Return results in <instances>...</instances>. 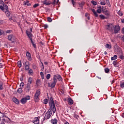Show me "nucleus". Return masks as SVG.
<instances>
[{
	"mask_svg": "<svg viewBox=\"0 0 124 124\" xmlns=\"http://www.w3.org/2000/svg\"><path fill=\"white\" fill-rule=\"evenodd\" d=\"M0 9H1V10H4V7L2 6H0Z\"/></svg>",
	"mask_w": 124,
	"mask_h": 124,
	"instance_id": "obj_48",
	"label": "nucleus"
},
{
	"mask_svg": "<svg viewBox=\"0 0 124 124\" xmlns=\"http://www.w3.org/2000/svg\"><path fill=\"white\" fill-rule=\"evenodd\" d=\"M88 14L87 13L85 14V16L86 17H87V16H88Z\"/></svg>",
	"mask_w": 124,
	"mask_h": 124,
	"instance_id": "obj_63",
	"label": "nucleus"
},
{
	"mask_svg": "<svg viewBox=\"0 0 124 124\" xmlns=\"http://www.w3.org/2000/svg\"><path fill=\"white\" fill-rule=\"evenodd\" d=\"M17 65L19 68L22 67V63L21 61H18L17 62Z\"/></svg>",
	"mask_w": 124,
	"mask_h": 124,
	"instance_id": "obj_23",
	"label": "nucleus"
},
{
	"mask_svg": "<svg viewBox=\"0 0 124 124\" xmlns=\"http://www.w3.org/2000/svg\"><path fill=\"white\" fill-rule=\"evenodd\" d=\"M28 70V73H30V74H32V69H29Z\"/></svg>",
	"mask_w": 124,
	"mask_h": 124,
	"instance_id": "obj_37",
	"label": "nucleus"
},
{
	"mask_svg": "<svg viewBox=\"0 0 124 124\" xmlns=\"http://www.w3.org/2000/svg\"><path fill=\"white\" fill-rule=\"evenodd\" d=\"M29 64V62H25V64Z\"/></svg>",
	"mask_w": 124,
	"mask_h": 124,
	"instance_id": "obj_60",
	"label": "nucleus"
},
{
	"mask_svg": "<svg viewBox=\"0 0 124 124\" xmlns=\"http://www.w3.org/2000/svg\"><path fill=\"white\" fill-rule=\"evenodd\" d=\"M40 65L42 70H43V69H44V65H43V63L42 62H41V63H40Z\"/></svg>",
	"mask_w": 124,
	"mask_h": 124,
	"instance_id": "obj_24",
	"label": "nucleus"
},
{
	"mask_svg": "<svg viewBox=\"0 0 124 124\" xmlns=\"http://www.w3.org/2000/svg\"><path fill=\"white\" fill-rule=\"evenodd\" d=\"M72 0V4H73V6H74V5H75V2H74V0Z\"/></svg>",
	"mask_w": 124,
	"mask_h": 124,
	"instance_id": "obj_50",
	"label": "nucleus"
},
{
	"mask_svg": "<svg viewBox=\"0 0 124 124\" xmlns=\"http://www.w3.org/2000/svg\"><path fill=\"white\" fill-rule=\"evenodd\" d=\"M30 96H27L24 98H22L20 100L21 103H22V104H25V103H26L28 100H30Z\"/></svg>",
	"mask_w": 124,
	"mask_h": 124,
	"instance_id": "obj_5",
	"label": "nucleus"
},
{
	"mask_svg": "<svg viewBox=\"0 0 124 124\" xmlns=\"http://www.w3.org/2000/svg\"><path fill=\"white\" fill-rule=\"evenodd\" d=\"M116 63H116L115 61H113V64H114V65H115V64H116Z\"/></svg>",
	"mask_w": 124,
	"mask_h": 124,
	"instance_id": "obj_55",
	"label": "nucleus"
},
{
	"mask_svg": "<svg viewBox=\"0 0 124 124\" xmlns=\"http://www.w3.org/2000/svg\"><path fill=\"white\" fill-rule=\"evenodd\" d=\"M57 79L55 78H53V81L51 83H48V87H51V88H54L55 86H56V84L57 83Z\"/></svg>",
	"mask_w": 124,
	"mask_h": 124,
	"instance_id": "obj_3",
	"label": "nucleus"
},
{
	"mask_svg": "<svg viewBox=\"0 0 124 124\" xmlns=\"http://www.w3.org/2000/svg\"><path fill=\"white\" fill-rule=\"evenodd\" d=\"M51 123L52 124H58V120L56 118H54V119H52L51 120Z\"/></svg>",
	"mask_w": 124,
	"mask_h": 124,
	"instance_id": "obj_14",
	"label": "nucleus"
},
{
	"mask_svg": "<svg viewBox=\"0 0 124 124\" xmlns=\"http://www.w3.org/2000/svg\"><path fill=\"white\" fill-rule=\"evenodd\" d=\"M53 78H55V79H56V80L57 79H58L59 81H62V77H61V76L59 75H54Z\"/></svg>",
	"mask_w": 124,
	"mask_h": 124,
	"instance_id": "obj_11",
	"label": "nucleus"
},
{
	"mask_svg": "<svg viewBox=\"0 0 124 124\" xmlns=\"http://www.w3.org/2000/svg\"><path fill=\"white\" fill-rule=\"evenodd\" d=\"M4 122H5V119H2L1 121V123L0 124H5L4 123Z\"/></svg>",
	"mask_w": 124,
	"mask_h": 124,
	"instance_id": "obj_40",
	"label": "nucleus"
},
{
	"mask_svg": "<svg viewBox=\"0 0 124 124\" xmlns=\"http://www.w3.org/2000/svg\"><path fill=\"white\" fill-rule=\"evenodd\" d=\"M32 46H33V47H34V48H35V47H36V46L35 44H32Z\"/></svg>",
	"mask_w": 124,
	"mask_h": 124,
	"instance_id": "obj_54",
	"label": "nucleus"
},
{
	"mask_svg": "<svg viewBox=\"0 0 124 124\" xmlns=\"http://www.w3.org/2000/svg\"><path fill=\"white\" fill-rule=\"evenodd\" d=\"M26 89L27 90V92H30V91H31V84L27 83Z\"/></svg>",
	"mask_w": 124,
	"mask_h": 124,
	"instance_id": "obj_17",
	"label": "nucleus"
},
{
	"mask_svg": "<svg viewBox=\"0 0 124 124\" xmlns=\"http://www.w3.org/2000/svg\"><path fill=\"white\" fill-rule=\"evenodd\" d=\"M92 3L93 4V5H96L97 4V3L94 1H91Z\"/></svg>",
	"mask_w": 124,
	"mask_h": 124,
	"instance_id": "obj_34",
	"label": "nucleus"
},
{
	"mask_svg": "<svg viewBox=\"0 0 124 124\" xmlns=\"http://www.w3.org/2000/svg\"><path fill=\"white\" fill-rule=\"evenodd\" d=\"M25 4L26 5H28V6H30V5H31V4H30V3L28 4V3H25Z\"/></svg>",
	"mask_w": 124,
	"mask_h": 124,
	"instance_id": "obj_51",
	"label": "nucleus"
},
{
	"mask_svg": "<svg viewBox=\"0 0 124 124\" xmlns=\"http://www.w3.org/2000/svg\"><path fill=\"white\" fill-rule=\"evenodd\" d=\"M100 4H101V5H105L106 3L105 2V1H100Z\"/></svg>",
	"mask_w": 124,
	"mask_h": 124,
	"instance_id": "obj_26",
	"label": "nucleus"
},
{
	"mask_svg": "<svg viewBox=\"0 0 124 124\" xmlns=\"http://www.w3.org/2000/svg\"><path fill=\"white\" fill-rule=\"evenodd\" d=\"M24 86H25V84H24L23 82H21L20 84V87L21 88V89H23V88H24Z\"/></svg>",
	"mask_w": 124,
	"mask_h": 124,
	"instance_id": "obj_29",
	"label": "nucleus"
},
{
	"mask_svg": "<svg viewBox=\"0 0 124 124\" xmlns=\"http://www.w3.org/2000/svg\"><path fill=\"white\" fill-rule=\"evenodd\" d=\"M39 6V4H35L33 5V7H34V8H35V7H37V6Z\"/></svg>",
	"mask_w": 124,
	"mask_h": 124,
	"instance_id": "obj_46",
	"label": "nucleus"
},
{
	"mask_svg": "<svg viewBox=\"0 0 124 124\" xmlns=\"http://www.w3.org/2000/svg\"><path fill=\"white\" fill-rule=\"evenodd\" d=\"M45 29H47V28H48V26L47 25H45Z\"/></svg>",
	"mask_w": 124,
	"mask_h": 124,
	"instance_id": "obj_52",
	"label": "nucleus"
},
{
	"mask_svg": "<svg viewBox=\"0 0 124 124\" xmlns=\"http://www.w3.org/2000/svg\"><path fill=\"white\" fill-rule=\"evenodd\" d=\"M40 76H41V78L42 79H44V74L43 73V72H41L40 73Z\"/></svg>",
	"mask_w": 124,
	"mask_h": 124,
	"instance_id": "obj_25",
	"label": "nucleus"
},
{
	"mask_svg": "<svg viewBox=\"0 0 124 124\" xmlns=\"http://www.w3.org/2000/svg\"><path fill=\"white\" fill-rule=\"evenodd\" d=\"M3 33V31L0 30V36Z\"/></svg>",
	"mask_w": 124,
	"mask_h": 124,
	"instance_id": "obj_49",
	"label": "nucleus"
},
{
	"mask_svg": "<svg viewBox=\"0 0 124 124\" xmlns=\"http://www.w3.org/2000/svg\"><path fill=\"white\" fill-rule=\"evenodd\" d=\"M46 78L47 80H49V78H51V75L50 74H48L46 76Z\"/></svg>",
	"mask_w": 124,
	"mask_h": 124,
	"instance_id": "obj_27",
	"label": "nucleus"
},
{
	"mask_svg": "<svg viewBox=\"0 0 124 124\" xmlns=\"http://www.w3.org/2000/svg\"><path fill=\"white\" fill-rule=\"evenodd\" d=\"M43 4H45V5H50V4H52V2H50V1H48V0H45L42 1Z\"/></svg>",
	"mask_w": 124,
	"mask_h": 124,
	"instance_id": "obj_10",
	"label": "nucleus"
},
{
	"mask_svg": "<svg viewBox=\"0 0 124 124\" xmlns=\"http://www.w3.org/2000/svg\"><path fill=\"white\" fill-rule=\"evenodd\" d=\"M5 14H6L7 17H9V16H10V15L9 14V12L7 11H6L5 12Z\"/></svg>",
	"mask_w": 124,
	"mask_h": 124,
	"instance_id": "obj_33",
	"label": "nucleus"
},
{
	"mask_svg": "<svg viewBox=\"0 0 124 124\" xmlns=\"http://www.w3.org/2000/svg\"><path fill=\"white\" fill-rule=\"evenodd\" d=\"M105 71L106 73H109V69L108 68H105Z\"/></svg>",
	"mask_w": 124,
	"mask_h": 124,
	"instance_id": "obj_35",
	"label": "nucleus"
},
{
	"mask_svg": "<svg viewBox=\"0 0 124 124\" xmlns=\"http://www.w3.org/2000/svg\"><path fill=\"white\" fill-rule=\"evenodd\" d=\"M22 88H19L18 90H17V93H23V89H22Z\"/></svg>",
	"mask_w": 124,
	"mask_h": 124,
	"instance_id": "obj_22",
	"label": "nucleus"
},
{
	"mask_svg": "<svg viewBox=\"0 0 124 124\" xmlns=\"http://www.w3.org/2000/svg\"><path fill=\"white\" fill-rule=\"evenodd\" d=\"M106 48H108V49H111L112 48V46L111 45H109V44H107L105 45Z\"/></svg>",
	"mask_w": 124,
	"mask_h": 124,
	"instance_id": "obj_19",
	"label": "nucleus"
},
{
	"mask_svg": "<svg viewBox=\"0 0 124 124\" xmlns=\"http://www.w3.org/2000/svg\"><path fill=\"white\" fill-rule=\"evenodd\" d=\"M121 30V28L119 25H116L114 27V32L115 33H118L119 31Z\"/></svg>",
	"mask_w": 124,
	"mask_h": 124,
	"instance_id": "obj_9",
	"label": "nucleus"
},
{
	"mask_svg": "<svg viewBox=\"0 0 124 124\" xmlns=\"http://www.w3.org/2000/svg\"><path fill=\"white\" fill-rule=\"evenodd\" d=\"M106 0L107 2V4H108V6L109 7H111V5L110 4V2H109V0Z\"/></svg>",
	"mask_w": 124,
	"mask_h": 124,
	"instance_id": "obj_36",
	"label": "nucleus"
},
{
	"mask_svg": "<svg viewBox=\"0 0 124 124\" xmlns=\"http://www.w3.org/2000/svg\"><path fill=\"white\" fill-rule=\"evenodd\" d=\"M25 70H29L30 69V66L28 65L25 66Z\"/></svg>",
	"mask_w": 124,
	"mask_h": 124,
	"instance_id": "obj_28",
	"label": "nucleus"
},
{
	"mask_svg": "<svg viewBox=\"0 0 124 124\" xmlns=\"http://www.w3.org/2000/svg\"><path fill=\"white\" fill-rule=\"evenodd\" d=\"M51 116H52V110H48L45 116V119L46 120H48V119H50L51 118Z\"/></svg>",
	"mask_w": 124,
	"mask_h": 124,
	"instance_id": "obj_4",
	"label": "nucleus"
},
{
	"mask_svg": "<svg viewBox=\"0 0 124 124\" xmlns=\"http://www.w3.org/2000/svg\"><path fill=\"white\" fill-rule=\"evenodd\" d=\"M2 65H3L2 64L0 63V68H2Z\"/></svg>",
	"mask_w": 124,
	"mask_h": 124,
	"instance_id": "obj_53",
	"label": "nucleus"
},
{
	"mask_svg": "<svg viewBox=\"0 0 124 124\" xmlns=\"http://www.w3.org/2000/svg\"><path fill=\"white\" fill-rule=\"evenodd\" d=\"M105 55H107V52L106 51H105V53H104Z\"/></svg>",
	"mask_w": 124,
	"mask_h": 124,
	"instance_id": "obj_62",
	"label": "nucleus"
},
{
	"mask_svg": "<svg viewBox=\"0 0 124 124\" xmlns=\"http://www.w3.org/2000/svg\"><path fill=\"white\" fill-rule=\"evenodd\" d=\"M68 103L70 105H72V104H73V100H72V99H71V98H69L68 99Z\"/></svg>",
	"mask_w": 124,
	"mask_h": 124,
	"instance_id": "obj_15",
	"label": "nucleus"
},
{
	"mask_svg": "<svg viewBox=\"0 0 124 124\" xmlns=\"http://www.w3.org/2000/svg\"><path fill=\"white\" fill-rule=\"evenodd\" d=\"M65 124H69V123L68 122H66L65 123Z\"/></svg>",
	"mask_w": 124,
	"mask_h": 124,
	"instance_id": "obj_61",
	"label": "nucleus"
},
{
	"mask_svg": "<svg viewBox=\"0 0 124 124\" xmlns=\"http://www.w3.org/2000/svg\"><path fill=\"white\" fill-rule=\"evenodd\" d=\"M92 12H93V14L95 16V17H98V15L97 14V13L95 11V10L92 9Z\"/></svg>",
	"mask_w": 124,
	"mask_h": 124,
	"instance_id": "obj_18",
	"label": "nucleus"
},
{
	"mask_svg": "<svg viewBox=\"0 0 124 124\" xmlns=\"http://www.w3.org/2000/svg\"><path fill=\"white\" fill-rule=\"evenodd\" d=\"M12 31L11 30H8L6 31V33H11Z\"/></svg>",
	"mask_w": 124,
	"mask_h": 124,
	"instance_id": "obj_47",
	"label": "nucleus"
},
{
	"mask_svg": "<svg viewBox=\"0 0 124 124\" xmlns=\"http://www.w3.org/2000/svg\"><path fill=\"white\" fill-rule=\"evenodd\" d=\"M106 29L110 31H113L114 29V25L112 24H108L106 26Z\"/></svg>",
	"mask_w": 124,
	"mask_h": 124,
	"instance_id": "obj_2",
	"label": "nucleus"
},
{
	"mask_svg": "<svg viewBox=\"0 0 124 124\" xmlns=\"http://www.w3.org/2000/svg\"><path fill=\"white\" fill-rule=\"evenodd\" d=\"M3 89V87H2V84L0 83V90H1Z\"/></svg>",
	"mask_w": 124,
	"mask_h": 124,
	"instance_id": "obj_45",
	"label": "nucleus"
},
{
	"mask_svg": "<svg viewBox=\"0 0 124 124\" xmlns=\"http://www.w3.org/2000/svg\"><path fill=\"white\" fill-rule=\"evenodd\" d=\"M122 32L124 33V28L122 29Z\"/></svg>",
	"mask_w": 124,
	"mask_h": 124,
	"instance_id": "obj_57",
	"label": "nucleus"
},
{
	"mask_svg": "<svg viewBox=\"0 0 124 124\" xmlns=\"http://www.w3.org/2000/svg\"><path fill=\"white\" fill-rule=\"evenodd\" d=\"M99 17H100V18L101 19H104L106 18L105 16H103V15H100L99 16Z\"/></svg>",
	"mask_w": 124,
	"mask_h": 124,
	"instance_id": "obj_30",
	"label": "nucleus"
},
{
	"mask_svg": "<svg viewBox=\"0 0 124 124\" xmlns=\"http://www.w3.org/2000/svg\"><path fill=\"white\" fill-rule=\"evenodd\" d=\"M118 14L119 15V16H123V14L121 13V11H118Z\"/></svg>",
	"mask_w": 124,
	"mask_h": 124,
	"instance_id": "obj_43",
	"label": "nucleus"
},
{
	"mask_svg": "<svg viewBox=\"0 0 124 124\" xmlns=\"http://www.w3.org/2000/svg\"><path fill=\"white\" fill-rule=\"evenodd\" d=\"M101 9H98V10H97V13H99V14H100V13H101Z\"/></svg>",
	"mask_w": 124,
	"mask_h": 124,
	"instance_id": "obj_39",
	"label": "nucleus"
},
{
	"mask_svg": "<svg viewBox=\"0 0 124 124\" xmlns=\"http://www.w3.org/2000/svg\"><path fill=\"white\" fill-rule=\"evenodd\" d=\"M40 94V90H37L34 95V99H35V100H37V99L39 98V96Z\"/></svg>",
	"mask_w": 124,
	"mask_h": 124,
	"instance_id": "obj_6",
	"label": "nucleus"
},
{
	"mask_svg": "<svg viewBox=\"0 0 124 124\" xmlns=\"http://www.w3.org/2000/svg\"><path fill=\"white\" fill-rule=\"evenodd\" d=\"M55 2H56V0H54L53 2L52 3H53V4H55Z\"/></svg>",
	"mask_w": 124,
	"mask_h": 124,
	"instance_id": "obj_56",
	"label": "nucleus"
},
{
	"mask_svg": "<svg viewBox=\"0 0 124 124\" xmlns=\"http://www.w3.org/2000/svg\"><path fill=\"white\" fill-rule=\"evenodd\" d=\"M47 21L48 22H49V23L52 22V18L50 17H47Z\"/></svg>",
	"mask_w": 124,
	"mask_h": 124,
	"instance_id": "obj_42",
	"label": "nucleus"
},
{
	"mask_svg": "<svg viewBox=\"0 0 124 124\" xmlns=\"http://www.w3.org/2000/svg\"><path fill=\"white\" fill-rule=\"evenodd\" d=\"M33 123L34 124H39V118H38V117L35 118Z\"/></svg>",
	"mask_w": 124,
	"mask_h": 124,
	"instance_id": "obj_13",
	"label": "nucleus"
},
{
	"mask_svg": "<svg viewBox=\"0 0 124 124\" xmlns=\"http://www.w3.org/2000/svg\"><path fill=\"white\" fill-rule=\"evenodd\" d=\"M4 9H5L6 11L8 10V6H7V5H4Z\"/></svg>",
	"mask_w": 124,
	"mask_h": 124,
	"instance_id": "obj_31",
	"label": "nucleus"
},
{
	"mask_svg": "<svg viewBox=\"0 0 124 124\" xmlns=\"http://www.w3.org/2000/svg\"><path fill=\"white\" fill-rule=\"evenodd\" d=\"M8 40H10V41H12V42H14L15 41V39H16V38H15V36H14L13 35H9L8 36Z\"/></svg>",
	"mask_w": 124,
	"mask_h": 124,
	"instance_id": "obj_7",
	"label": "nucleus"
},
{
	"mask_svg": "<svg viewBox=\"0 0 124 124\" xmlns=\"http://www.w3.org/2000/svg\"><path fill=\"white\" fill-rule=\"evenodd\" d=\"M36 85H39V84H40V79H38L36 81Z\"/></svg>",
	"mask_w": 124,
	"mask_h": 124,
	"instance_id": "obj_41",
	"label": "nucleus"
},
{
	"mask_svg": "<svg viewBox=\"0 0 124 124\" xmlns=\"http://www.w3.org/2000/svg\"><path fill=\"white\" fill-rule=\"evenodd\" d=\"M120 59L121 60H124V56L123 55H120Z\"/></svg>",
	"mask_w": 124,
	"mask_h": 124,
	"instance_id": "obj_44",
	"label": "nucleus"
},
{
	"mask_svg": "<svg viewBox=\"0 0 124 124\" xmlns=\"http://www.w3.org/2000/svg\"><path fill=\"white\" fill-rule=\"evenodd\" d=\"M44 64L47 65V64H48V62H44Z\"/></svg>",
	"mask_w": 124,
	"mask_h": 124,
	"instance_id": "obj_58",
	"label": "nucleus"
},
{
	"mask_svg": "<svg viewBox=\"0 0 124 124\" xmlns=\"http://www.w3.org/2000/svg\"><path fill=\"white\" fill-rule=\"evenodd\" d=\"M26 34L28 35L29 38H30V39H31L32 44V45L34 44V43L33 42V41H32V39H31V32H29L28 31H26Z\"/></svg>",
	"mask_w": 124,
	"mask_h": 124,
	"instance_id": "obj_8",
	"label": "nucleus"
},
{
	"mask_svg": "<svg viewBox=\"0 0 124 124\" xmlns=\"http://www.w3.org/2000/svg\"><path fill=\"white\" fill-rule=\"evenodd\" d=\"M32 82V78H29V80H28V83L27 84H29L30 85H31Z\"/></svg>",
	"mask_w": 124,
	"mask_h": 124,
	"instance_id": "obj_20",
	"label": "nucleus"
},
{
	"mask_svg": "<svg viewBox=\"0 0 124 124\" xmlns=\"http://www.w3.org/2000/svg\"><path fill=\"white\" fill-rule=\"evenodd\" d=\"M120 86L122 89H124V82H123L120 84Z\"/></svg>",
	"mask_w": 124,
	"mask_h": 124,
	"instance_id": "obj_32",
	"label": "nucleus"
},
{
	"mask_svg": "<svg viewBox=\"0 0 124 124\" xmlns=\"http://www.w3.org/2000/svg\"><path fill=\"white\" fill-rule=\"evenodd\" d=\"M26 57H27V59H28L29 61H30V62L31 61V53H30V52H27Z\"/></svg>",
	"mask_w": 124,
	"mask_h": 124,
	"instance_id": "obj_12",
	"label": "nucleus"
},
{
	"mask_svg": "<svg viewBox=\"0 0 124 124\" xmlns=\"http://www.w3.org/2000/svg\"><path fill=\"white\" fill-rule=\"evenodd\" d=\"M13 101L16 103V104H19V100L16 98H13Z\"/></svg>",
	"mask_w": 124,
	"mask_h": 124,
	"instance_id": "obj_16",
	"label": "nucleus"
},
{
	"mask_svg": "<svg viewBox=\"0 0 124 124\" xmlns=\"http://www.w3.org/2000/svg\"><path fill=\"white\" fill-rule=\"evenodd\" d=\"M98 8H99V9H101V6H99Z\"/></svg>",
	"mask_w": 124,
	"mask_h": 124,
	"instance_id": "obj_59",
	"label": "nucleus"
},
{
	"mask_svg": "<svg viewBox=\"0 0 124 124\" xmlns=\"http://www.w3.org/2000/svg\"><path fill=\"white\" fill-rule=\"evenodd\" d=\"M44 103L45 104H47V103H48V99H44Z\"/></svg>",
	"mask_w": 124,
	"mask_h": 124,
	"instance_id": "obj_38",
	"label": "nucleus"
},
{
	"mask_svg": "<svg viewBox=\"0 0 124 124\" xmlns=\"http://www.w3.org/2000/svg\"><path fill=\"white\" fill-rule=\"evenodd\" d=\"M0 3H3V1H0Z\"/></svg>",
	"mask_w": 124,
	"mask_h": 124,
	"instance_id": "obj_64",
	"label": "nucleus"
},
{
	"mask_svg": "<svg viewBox=\"0 0 124 124\" xmlns=\"http://www.w3.org/2000/svg\"><path fill=\"white\" fill-rule=\"evenodd\" d=\"M48 102L50 106V109H51L52 112L53 113H56V111L57 109H56V107L55 106V102H54V100H53L52 97H50L48 99Z\"/></svg>",
	"mask_w": 124,
	"mask_h": 124,
	"instance_id": "obj_1",
	"label": "nucleus"
},
{
	"mask_svg": "<svg viewBox=\"0 0 124 124\" xmlns=\"http://www.w3.org/2000/svg\"><path fill=\"white\" fill-rule=\"evenodd\" d=\"M118 59V56L117 55H114L113 57H111V61H115V60H117Z\"/></svg>",
	"mask_w": 124,
	"mask_h": 124,
	"instance_id": "obj_21",
	"label": "nucleus"
}]
</instances>
